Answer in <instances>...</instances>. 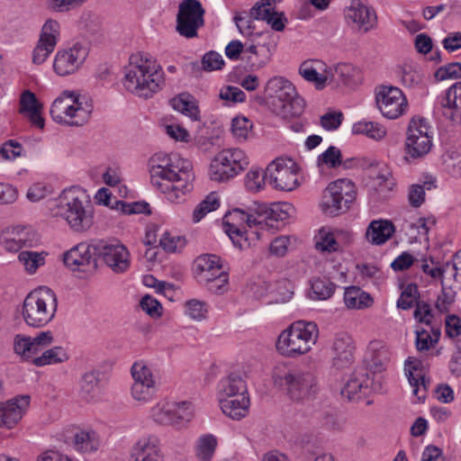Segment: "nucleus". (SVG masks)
Here are the masks:
<instances>
[{
  "label": "nucleus",
  "instance_id": "12",
  "mask_svg": "<svg viewBox=\"0 0 461 461\" xmlns=\"http://www.w3.org/2000/svg\"><path fill=\"white\" fill-rule=\"evenodd\" d=\"M292 159L276 158L266 169L267 180L276 189L292 191L297 185V171Z\"/></svg>",
  "mask_w": 461,
  "mask_h": 461
},
{
  "label": "nucleus",
  "instance_id": "37",
  "mask_svg": "<svg viewBox=\"0 0 461 461\" xmlns=\"http://www.w3.org/2000/svg\"><path fill=\"white\" fill-rule=\"evenodd\" d=\"M294 207L289 203H274L270 204L269 219L267 221L274 223V227L270 228L280 229L285 225V221L294 215Z\"/></svg>",
  "mask_w": 461,
  "mask_h": 461
},
{
  "label": "nucleus",
  "instance_id": "48",
  "mask_svg": "<svg viewBox=\"0 0 461 461\" xmlns=\"http://www.w3.org/2000/svg\"><path fill=\"white\" fill-rule=\"evenodd\" d=\"M229 274L224 271L223 274H214L208 281L199 282V284L204 285L212 294H222L227 290Z\"/></svg>",
  "mask_w": 461,
  "mask_h": 461
},
{
  "label": "nucleus",
  "instance_id": "11",
  "mask_svg": "<svg viewBox=\"0 0 461 461\" xmlns=\"http://www.w3.org/2000/svg\"><path fill=\"white\" fill-rule=\"evenodd\" d=\"M53 340V334L50 330L41 331L33 338L24 334H16L14 338L13 348L23 361L32 363V359L36 358L41 351L50 346Z\"/></svg>",
  "mask_w": 461,
  "mask_h": 461
},
{
  "label": "nucleus",
  "instance_id": "4",
  "mask_svg": "<svg viewBox=\"0 0 461 461\" xmlns=\"http://www.w3.org/2000/svg\"><path fill=\"white\" fill-rule=\"evenodd\" d=\"M274 384L285 393L294 402H303L312 398L319 386L315 375L298 368L276 366L273 372Z\"/></svg>",
  "mask_w": 461,
  "mask_h": 461
},
{
  "label": "nucleus",
  "instance_id": "44",
  "mask_svg": "<svg viewBox=\"0 0 461 461\" xmlns=\"http://www.w3.org/2000/svg\"><path fill=\"white\" fill-rule=\"evenodd\" d=\"M50 113L55 122L67 125L66 122L71 120L68 100L63 97L55 99L50 107Z\"/></svg>",
  "mask_w": 461,
  "mask_h": 461
},
{
  "label": "nucleus",
  "instance_id": "31",
  "mask_svg": "<svg viewBox=\"0 0 461 461\" xmlns=\"http://www.w3.org/2000/svg\"><path fill=\"white\" fill-rule=\"evenodd\" d=\"M220 406L222 412L232 420H240L249 412V398L242 395L241 398H220Z\"/></svg>",
  "mask_w": 461,
  "mask_h": 461
},
{
  "label": "nucleus",
  "instance_id": "23",
  "mask_svg": "<svg viewBox=\"0 0 461 461\" xmlns=\"http://www.w3.org/2000/svg\"><path fill=\"white\" fill-rule=\"evenodd\" d=\"M440 106L447 118L461 124V81L447 88L440 101Z\"/></svg>",
  "mask_w": 461,
  "mask_h": 461
},
{
  "label": "nucleus",
  "instance_id": "54",
  "mask_svg": "<svg viewBox=\"0 0 461 461\" xmlns=\"http://www.w3.org/2000/svg\"><path fill=\"white\" fill-rule=\"evenodd\" d=\"M300 75L307 81L315 83L317 89H322L329 76H321L307 62H303L299 68Z\"/></svg>",
  "mask_w": 461,
  "mask_h": 461
},
{
  "label": "nucleus",
  "instance_id": "59",
  "mask_svg": "<svg viewBox=\"0 0 461 461\" xmlns=\"http://www.w3.org/2000/svg\"><path fill=\"white\" fill-rule=\"evenodd\" d=\"M176 424L189 421L193 417L192 404L188 402L171 403Z\"/></svg>",
  "mask_w": 461,
  "mask_h": 461
},
{
  "label": "nucleus",
  "instance_id": "27",
  "mask_svg": "<svg viewBox=\"0 0 461 461\" xmlns=\"http://www.w3.org/2000/svg\"><path fill=\"white\" fill-rule=\"evenodd\" d=\"M225 232L232 240L235 247L240 249L249 248L255 240L259 239V232L257 230H247L244 227L239 226L236 222L224 221Z\"/></svg>",
  "mask_w": 461,
  "mask_h": 461
},
{
  "label": "nucleus",
  "instance_id": "28",
  "mask_svg": "<svg viewBox=\"0 0 461 461\" xmlns=\"http://www.w3.org/2000/svg\"><path fill=\"white\" fill-rule=\"evenodd\" d=\"M218 390L220 398H241L247 395L245 381L240 375L233 373L220 381Z\"/></svg>",
  "mask_w": 461,
  "mask_h": 461
},
{
  "label": "nucleus",
  "instance_id": "40",
  "mask_svg": "<svg viewBox=\"0 0 461 461\" xmlns=\"http://www.w3.org/2000/svg\"><path fill=\"white\" fill-rule=\"evenodd\" d=\"M183 176L177 182L176 186H173L171 193H169L167 199L171 203H179L186 193H189L193 189L192 181L194 180V175L191 170L181 173Z\"/></svg>",
  "mask_w": 461,
  "mask_h": 461
},
{
  "label": "nucleus",
  "instance_id": "24",
  "mask_svg": "<svg viewBox=\"0 0 461 461\" xmlns=\"http://www.w3.org/2000/svg\"><path fill=\"white\" fill-rule=\"evenodd\" d=\"M134 461H163L164 456L158 446V439L154 436L141 438L131 450Z\"/></svg>",
  "mask_w": 461,
  "mask_h": 461
},
{
  "label": "nucleus",
  "instance_id": "8",
  "mask_svg": "<svg viewBox=\"0 0 461 461\" xmlns=\"http://www.w3.org/2000/svg\"><path fill=\"white\" fill-rule=\"evenodd\" d=\"M249 166L245 152L238 148L220 151L210 165V177L212 181L227 182Z\"/></svg>",
  "mask_w": 461,
  "mask_h": 461
},
{
  "label": "nucleus",
  "instance_id": "42",
  "mask_svg": "<svg viewBox=\"0 0 461 461\" xmlns=\"http://www.w3.org/2000/svg\"><path fill=\"white\" fill-rule=\"evenodd\" d=\"M217 447V439L208 434L201 437L197 442L196 456L201 461H211Z\"/></svg>",
  "mask_w": 461,
  "mask_h": 461
},
{
  "label": "nucleus",
  "instance_id": "13",
  "mask_svg": "<svg viewBox=\"0 0 461 461\" xmlns=\"http://www.w3.org/2000/svg\"><path fill=\"white\" fill-rule=\"evenodd\" d=\"M88 56V49L80 42L71 47L59 50L53 62L54 71L60 77L68 76L77 72Z\"/></svg>",
  "mask_w": 461,
  "mask_h": 461
},
{
  "label": "nucleus",
  "instance_id": "26",
  "mask_svg": "<svg viewBox=\"0 0 461 461\" xmlns=\"http://www.w3.org/2000/svg\"><path fill=\"white\" fill-rule=\"evenodd\" d=\"M389 359L390 353L384 341L375 339L369 342L366 362L374 374L381 372Z\"/></svg>",
  "mask_w": 461,
  "mask_h": 461
},
{
  "label": "nucleus",
  "instance_id": "45",
  "mask_svg": "<svg viewBox=\"0 0 461 461\" xmlns=\"http://www.w3.org/2000/svg\"><path fill=\"white\" fill-rule=\"evenodd\" d=\"M151 417L161 425H176L172 404L158 403L151 409Z\"/></svg>",
  "mask_w": 461,
  "mask_h": 461
},
{
  "label": "nucleus",
  "instance_id": "22",
  "mask_svg": "<svg viewBox=\"0 0 461 461\" xmlns=\"http://www.w3.org/2000/svg\"><path fill=\"white\" fill-rule=\"evenodd\" d=\"M226 271L221 259L214 254H203L194 261V275L197 282L208 281L214 274H223Z\"/></svg>",
  "mask_w": 461,
  "mask_h": 461
},
{
  "label": "nucleus",
  "instance_id": "9",
  "mask_svg": "<svg viewBox=\"0 0 461 461\" xmlns=\"http://www.w3.org/2000/svg\"><path fill=\"white\" fill-rule=\"evenodd\" d=\"M205 10L198 0H183L176 15V32L186 39L197 37V31L204 25Z\"/></svg>",
  "mask_w": 461,
  "mask_h": 461
},
{
  "label": "nucleus",
  "instance_id": "49",
  "mask_svg": "<svg viewBox=\"0 0 461 461\" xmlns=\"http://www.w3.org/2000/svg\"><path fill=\"white\" fill-rule=\"evenodd\" d=\"M253 123L244 116H237L231 122V132L240 141L246 140L252 131Z\"/></svg>",
  "mask_w": 461,
  "mask_h": 461
},
{
  "label": "nucleus",
  "instance_id": "30",
  "mask_svg": "<svg viewBox=\"0 0 461 461\" xmlns=\"http://www.w3.org/2000/svg\"><path fill=\"white\" fill-rule=\"evenodd\" d=\"M102 373L98 370L86 372L79 381L80 396L87 402L98 397L101 389Z\"/></svg>",
  "mask_w": 461,
  "mask_h": 461
},
{
  "label": "nucleus",
  "instance_id": "34",
  "mask_svg": "<svg viewBox=\"0 0 461 461\" xmlns=\"http://www.w3.org/2000/svg\"><path fill=\"white\" fill-rule=\"evenodd\" d=\"M270 211V205L266 203L254 202L252 205L248 208L249 212L247 215V226L252 228L253 226H260L261 230L265 227H274L273 222H269L268 213Z\"/></svg>",
  "mask_w": 461,
  "mask_h": 461
},
{
  "label": "nucleus",
  "instance_id": "6",
  "mask_svg": "<svg viewBox=\"0 0 461 461\" xmlns=\"http://www.w3.org/2000/svg\"><path fill=\"white\" fill-rule=\"evenodd\" d=\"M265 94L273 99V113L282 117H295L303 112L304 100L300 97L293 84L283 77L270 78Z\"/></svg>",
  "mask_w": 461,
  "mask_h": 461
},
{
  "label": "nucleus",
  "instance_id": "57",
  "mask_svg": "<svg viewBox=\"0 0 461 461\" xmlns=\"http://www.w3.org/2000/svg\"><path fill=\"white\" fill-rule=\"evenodd\" d=\"M407 137H410V134L420 136H432V132L430 131V127L428 125L426 120L420 116H413L408 125L407 128Z\"/></svg>",
  "mask_w": 461,
  "mask_h": 461
},
{
  "label": "nucleus",
  "instance_id": "38",
  "mask_svg": "<svg viewBox=\"0 0 461 461\" xmlns=\"http://www.w3.org/2000/svg\"><path fill=\"white\" fill-rule=\"evenodd\" d=\"M432 136H420L411 135L406 137V151L413 158H420L431 149L432 146Z\"/></svg>",
  "mask_w": 461,
  "mask_h": 461
},
{
  "label": "nucleus",
  "instance_id": "20",
  "mask_svg": "<svg viewBox=\"0 0 461 461\" xmlns=\"http://www.w3.org/2000/svg\"><path fill=\"white\" fill-rule=\"evenodd\" d=\"M332 366L336 369H344L354 362L355 346L351 336L341 332L336 335L332 345Z\"/></svg>",
  "mask_w": 461,
  "mask_h": 461
},
{
  "label": "nucleus",
  "instance_id": "56",
  "mask_svg": "<svg viewBox=\"0 0 461 461\" xmlns=\"http://www.w3.org/2000/svg\"><path fill=\"white\" fill-rule=\"evenodd\" d=\"M317 162L319 166L325 164L330 167L336 168L342 163L341 152L338 148L330 146L323 153L319 155Z\"/></svg>",
  "mask_w": 461,
  "mask_h": 461
},
{
  "label": "nucleus",
  "instance_id": "7",
  "mask_svg": "<svg viewBox=\"0 0 461 461\" xmlns=\"http://www.w3.org/2000/svg\"><path fill=\"white\" fill-rule=\"evenodd\" d=\"M354 184L348 179H338L330 183L323 192L321 211L330 216L346 212L356 199Z\"/></svg>",
  "mask_w": 461,
  "mask_h": 461
},
{
  "label": "nucleus",
  "instance_id": "15",
  "mask_svg": "<svg viewBox=\"0 0 461 461\" xmlns=\"http://www.w3.org/2000/svg\"><path fill=\"white\" fill-rule=\"evenodd\" d=\"M64 264L73 271L88 272L97 268V258L92 242L79 243L63 255Z\"/></svg>",
  "mask_w": 461,
  "mask_h": 461
},
{
  "label": "nucleus",
  "instance_id": "61",
  "mask_svg": "<svg viewBox=\"0 0 461 461\" xmlns=\"http://www.w3.org/2000/svg\"><path fill=\"white\" fill-rule=\"evenodd\" d=\"M131 372L134 383L147 384L146 382L149 383V381H155L150 368L142 362L134 363L131 366Z\"/></svg>",
  "mask_w": 461,
  "mask_h": 461
},
{
  "label": "nucleus",
  "instance_id": "32",
  "mask_svg": "<svg viewBox=\"0 0 461 461\" xmlns=\"http://www.w3.org/2000/svg\"><path fill=\"white\" fill-rule=\"evenodd\" d=\"M394 226L388 221H373L367 227L366 236L374 245L385 243L393 234Z\"/></svg>",
  "mask_w": 461,
  "mask_h": 461
},
{
  "label": "nucleus",
  "instance_id": "21",
  "mask_svg": "<svg viewBox=\"0 0 461 461\" xmlns=\"http://www.w3.org/2000/svg\"><path fill=\"white\" fill-rule=\"evenodd\" d=\"M347 19L351 20L366 32L376 24V14L372 7L363 5L359 0H352L345 11Z\"/></svg>",
  "mask_w": 461,
  "mask_h": 461
},
{
  "label": "nucleus",
  "instance_id": "19",
  "mask_svg": "<svg viewBox=\"0 0 461 461\" xmlns=\"http://www.w3.org/2000/svg\"><path fill=\"white\" fill-rule=\"evenodd\" d=\"M28 394L17 395L0 404V427L13 428L22 419L30 405Z\"/></svg>",
  "mask_w": 461,
  "mask_h": 461
},
{
  "label": "nucleus",
  "instance_id": "64",
  "mask_svg": "<svg viewBox=\"0 0 461 461\" xmlns=\"http://www.w3.org/2000/svg\"><path fill=\"white\" fill-rule=\"evenodd\" d=\"M159 246L167 252H176L177 248L185 246V239L179 236H171L168 232H165L158 242Z\"/></svg>",
  "mask_w": 461,
  "mask_h": 461
},
{
  "label": "nucleus",
  "instance_id": "16",
  "mask_svg": "<svg viewBox=\"0 0 461 461\" xmlns=\"http://www.w3.org/2000/svg\"><path fill=\"white\" fill-rule=\"evenodd\" d=\"M155 161L158 163L152 166L151 177L175 179L176 172L185 173L192 169L191 163L177 154H156L153 158Z\"/></svg>",
  "mask_w": 461,
  "mask_h": 461
},
{
  "label": "nucleus",
  "instance_id": "25",
  "mask_svg": "<svg viewBox=\"0 0 461 461\" xmlns=\"http://www.w3.org/2000/svg\"><path fill=\"white\" fill-rule=\"evenodd\" d=\"M64 95H67V99H69V109L71 113V120L67 122L68 126H82L86 122H87L90 114L93 111L92 104L88 102L83 103L80 100V96L78 95H75L73 92H64Z\"/></svg>",
  "mask_w": 461,
  "mask_h": 461
},
{
  "label": "nucleus",
  "instance_id": "41",
  "mask_svg": "<svg viewBox=\"0 0 461 461\" xmlns=\"http://www.w3.org/2000/svg\"><path fill=\"white\" fill-rule=\"evenodd\" d=\"M311 288L314 299L327 300L334 294L337 285L327 277H315L311 282Z\"/></svg>",
  "mask_w": 461,
  "mask_h": 461
},
{
  "label": "nucleus",
  "instance_id": "14",
  "mask_svg": "<svg viewBox=\"0 0 461 461\" xmlns=\"http://www.w3.org/2000/svg\"><path fill=\"white\" fill-rule=\"evenodd\" d=\"M375 102L382 114L388 119L398 118L408 106L402 91L396 86H381Z\"/></svg>",
  "mask_w": 461,
  "mask_h": 461
},
{
  "label": "nucleus",
  "instance_id": "5",
  "mask_svg": "<svg viewBox=\"0 0 461 461\" xmlns=\"http://www.w3.org/2000/svg\"><path fill=\"white\" fill-rule=\"evenodd\" d=\"M57 307L56 294L47 286H41L25 297L22 315L28 326L41 328L53 320Z\"/></svg>",
  "mask_w": 461,
  "mask_h": 461
},
{
  "label": "nucleus",
  "instance_id": "60",
  "mask_svg": "<svg viewBox=\"0 0 461 461\" xmlns=\"http://www.w3.org/2000/svg\"><path fill=\"white\" fill-rule=\"evenodd\" d=\"M42 105L39 103L36 95L30 90H25L20 98V113H32L38 109H41Z\"/></svg>",
  "mask_w": 461,
  "mask_h": 461
},
{
  "label": "nucleus",
  "instance_id": "63",
  "mask_svg": "<svg viewBox=\"0 0 461 461\" xmlns=\"http://www.w3.org/2000/svg\"><path fill=\"white\" fill-rule=\"evenodd\" d=\"M266 179V171L263 174L259 170H250L247 173L245 185L248 190L258 192L262 188Z\"/></svg>",
  "mask_w": 461,
  "mask_h": 461
},
{
  "label": "nucleus",
  "instance_id": "3",
  "mask_svg": "<svg viewBox=\"0 0 461 461\" xmlns=\"http://www.w3.org/2000/svg\"><path fill=\"white\" fill-rule=\"evenodd\" d=\"M318 337L319 328L315 322L296 321L280 333L276 348L285 357H298L312 348Z\"/></svg>",
  "mask_w": 461,
  "mask_h": 461
},
{
  "label": "nucleus",
  "instance_id": "62",
  "mask_svg": "<svg viewBox=\"0 0 461 461\" xmlns=\"http://www.w3.org/2000/svg\"><path fill=\"white\" fill-rule=\"evenodd\" d=\"M140 306L142 311L152 318H158L162 315V305L151 295H144L140 302Z\"/></svg>",
  "mask_w": 461,
  "mask_h": 461
},
{
  "label": "nucleus",
  "instance_id": "36",
  "mask_svg": "<svg viewBox=\"0 0 461 461\" xmlns=\"http://www.w3.org/2000/svg\"><path fill=\"white\" fill-rule=\"evenodd\" d=\"M344 302L348 308L363 309L369 307L373 299L369 294L364 292L360 287L349 286L345 290Z\"/></svg>",
  "mask_w": 461,
  "mask_h": 461
},
{
  "label": "nucleus",
  "instance_id": "50",
  "mask_svg": "<svg viewBox=\"0 0 461 461\" xmlns=\"http://www.w3.org/2000/svg\"><path fill=\"white\" fill-rule=\"evenodd\" d=\"M59 36V23L55 20H48L41 29L40 39L50 47H56Z\"/></svg>",
  "mask_w": 461,
  "mask_h": 461
},
{
  "label": "nucleus",
  "instance_id": "10",
  "mask_svg": "<svg viewBox=\"0 0 461 461\" xmlns=\"http://www.w3.org/2000/svg\"><path fill=\"white\" fill-rule=\"evenodd\" d=\"M94 253L101 258L114 273H123L130 267L129 252L119 240H92Z\"/></svg>",
  "mask_w": 461,
  "mask_h": 461
},
{
  "label": "nucleus",
  "instance_id": "47",
  "mask_svg": "<svg viewBox=\"0 0 461 461\" xmlns=\"http://www.w3.org/2000/svg\"><path fill=\"white\" fill-rule=\"evenodd\" d=\"M113 207L124 214L144 213L150 215L152 213L149 203L143 201L128 203L122 200H115V205Z\"/></svg>",
  "mask_w": 461,
  "mask_h": 461
},
{
  "label": "nucleus",
  "instance_id": "18",
  "mask_svg": "<svg viewBox=\"0 0 461 461\" xmlns=\"http://www.w3.org/2000/svg\"><path fill=\"white\" fill-rule=\"evenodd\" d=\"M275 0H260L250 9L251 17L255 20L267 22L270 27L276 32H283L287 23L284 12H277Z\"/></svg>",
  "mask_w": 461,
  "mask_h": 461
},
{
  "label": "nucleus",
  "instance_id": "52",
  "mask_svg": "<svg viewBox=\"0 0 461 461\" xmlns=\"http://www.w3.org/2000/svg\"><path fill=\"white\" fill-rule=\"evenodd\" d=\"M18 258L30 273H34L40 266H42L45 262L43 253H38L35 251H22L20 252Z\"/></svg>",
  "mask_w": 461,
  "mask_h": 461
},
{
  "label": "nucleus",
  "instance_id": "53",
  "mask_svg": "<svg viewBox=\"0 0 461 461\" xmlns=\"http://www.w3.org/2000/svg\"><path fill=\"white\" fill-rule=\"evenodd\" d=\"M146 383L147 384L133 383L131 386V395L136 401L147 402L155 394L156 382L149 381V383Z\"/></svg>",
  "mask_w": 461,
  "mask_h": 461
},
{
  "label": "nucleus",
  "instance_id": "33",
  "mask_svg": "<svg viewBox=\"0 0 461 461\" xmlns=\"http://www.w3.org/2000/svg\"><path fill=\"white\" fill-rule=\"evenodd\" d=\"M330 80L353 87L361 81L360 70L352 64L339 63L335 67Z\"/></svg>",
  "mask_w": 461,
  "mask_h": 461
},
{
  "label": "nucleus",
  "instance_id": "1",
  "mask_svg": "<svg viewBox=\"0 0 461 461\" xmlns=\"http://www.w3.org/2000/svg\"><path fill=\"white\" fill-rule=\"evenodd\" d=\"M162 68L151 60L148 53L132 54L125 68L122 85L125 89L140 97L149 98L164 85Z\"/></svg>",
  "mask_w": 461,
  "mask_h": 461
},
{
  "label": "nucleus",
  "instance_id": "43",
  "mask_svg": "<svg viewBox=\"0 0 461 461\" xmlns=\"http://www.w3.org/2000/svg\"><path fill=\"white\" fill-rule=\"evenodd\" d=\"M402 84L406 87H416L422 82V73L417 68L410 64H404L398 72Z\"/></svg>",
  "mask_w": 461,
  "mask_h": 461
},
{
  "label": "nucleus",
  "instance_id": "29",
  "mask_svg": "<svg viewBox=\"0 0 461 461\" xmlns=\"http://www.w3.org/2000/svg\"><path fill=\"white\" fill-rule=\"evenodd\" d=\"M408 368L407 377L410 384L413 387V393L418 397L419 400H424L426 398V392L429 385V381L426 380L422 375H414L415 371H418L421 366V362L416 358L409 357L406 360Z\"/></svg>",
  "mask_w": 461,
  "mask_h": 461
},
{
  "label": "nucleus",
  "instance_id": "58",
  "mask_svg": "<svg viewBox=\"0 0 461 461\" xmlns=\"http://www.w3.org/2000/svg\"><path fill=\"white\" fill-rule=\"evenodd\" d=\"M202 69L207 72L221 69L224 66L222 57L216 51L206 52L201 60Z\"/></svg>",
  "mask_w": 461,
  "mask_h": 461
},
{
  "label": "nucleus",
  "instance_id": "17",
  "mask_svg": "<svg viewBox=\"0 0 461 461\" xmlns=\"http://www.w3.org/2000/svg\"><path fill=\"white\" fill-rule=\"evenodd\" d=\"M372 384L373 380L370 378L367 367L358 366L342 388L341 395L349 401H359L368 395Z\"/></svg>",
  "mask_w": 461,
  "mask_h": 461
},
{
  "label": "nucleus",
  "instance_id": "35",
  "mask_svg": "<svg viewBox=\"0 0 461 461\" xmlns=\"http://www.w3.org/2000/svg\"><path fill=\"white\" fill-rule=\"evenodd\" d=\"M174 110L182 113L191 118L192 121H200V111L194 97L187 94L182 93L170 100Z\"/></svg>",
  "mask_w": 461,
  "mask_h": 461
},
{
  "label": "nucleus",
  "instance_id": "2",
  "mask_svg": "<svg viewBox=\"0 0 461 461\" xmlns=\"http://www.w3.org/2000/svg\"><path fill=\"white\" fill-rule=\"evenodd\" d=\"M50 209L53 216L65 219L69 227L77 232L86 231L94 223L90 201L74 189L63 191Z\"/></svg>",
  "mask_w": 461,
  "mask_h": 461
},
{
  "label": "nucleus",
  "instance_id": "51",
  "mask_svg": "<svg viewBox=\"0 0 461 461\" xmlns=\"http://www.w3.org/2000/svg\"><path fill=\"white\" fill-rule=\"evenodd\" d=\"M419 297L418 285L411 283L402 292L397 301V307L402 310H409L414 306V303Z\"/></svg>",
  "mask_w": 461,
  "mask_h": 461
},
{
  "label": "nucleus",
  "instance_id": "46",
  "mask_svg": "<svg viewBox=\"0 0 461 461\" xmlns=\"http://www.w3.org/2000/svg\"><path fill=\"white\" fill-rule=\"evenodd\" d=\"M74 444L80 452H93L98 447V441L94 432L80 431L74 437Z\"/></svg>",
  "mask_w": 461,
  "mask_h": 461
},
{
  "label": "nucleus",
  "instance_id": "39",
  "mask_svg": "<svg viewBox=\"0 0 461 461\" xmlns=\"http://www.w3.org/2000/svg\"><path fill=\"white\" fill-rule=\"evenodd\" d=\"M68 359V355L62 347H54L46 349L42 354L32 359V364L36 366L62 363Z\"/></svg>",
  "mask_w": 461,
  "mask_h": 461
},
{
  "label": "nucleus",
  "instance_id": "55",
  "mask_svg": "<svg viewBox=\"0 0 461 461\" xmlns=\"http://www.w3.org/2000/svg\"><path fill=\"white\" fill-rule=\"evenodd\" d=\"M434 77L438 81L461 78V63L451 62L441 66L436 70Z\"/></svg>",
  "mask_w": 461,
  "mask_h": 461
}]
</instances>
